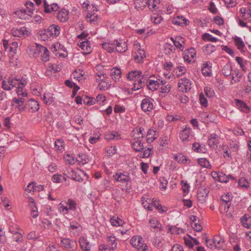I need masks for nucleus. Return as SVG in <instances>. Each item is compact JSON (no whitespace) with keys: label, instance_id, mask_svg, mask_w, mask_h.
Returning <instances> with one entry per match:
<instances>
[{"label":"nucleus","instance_id":"cd10ccee","mask_svg":"<svg viewBox=\"0 0 251 251\" xmlns=\"http://www.w3.org/2000/svg\"><path fill=\"white\" fill-rule=\"evenodd\" d=\"M122 72L120 69L115 67L112 68L110 71V76L111 78L115 82L119 80L121 77Z\"/></svg>","mask_w":251,"mask_h":251},{"label":"nucleus","instance_id":"f3484780","mask_svg":"<svg viewBox=\"0 0 251 251\" xmlns=\"http://www.w3.org/2000/svg\"><path fill=\"white\" fill-rule=\"evenodd\" d=\"M18 98H14L12 101L11 105L13 107L18 108L20 110L24 109L23 104L25 101V98L26 97H23L22 96H18Z\"/></svg>","mask_w":251,"mask_h":251},{"label":"nucleus","instance_id":"6e6d98bb","mask_svg":"<svg viewBox=\"0 0 251 251\" xmlns=\"http://www.w3.org/2000/svg\"><path fill=\"white\" fill-rule=\"evenodd\" d=\"M55 148L56 151L59 152L63 151L64 149V142L63 139H58L55 142Z\"/></svg>","mask_w":251,"mask_h":251},{"label":"nucleus","instance_id":"0e129e2a","mask_svg":"<svg viewBox=\"0 0 251 251\" xmlns=\"http://www.w3.org/2000/svg\"><path fill=\"white\" fill-rule=\"evenodd\" d=\"M216 50V47L212 44H208L204 46L203 51L206 54H210Z\"/></svg>","mask_w":251,"mask_h":251},{"label":"nucleus","instance_id":"aec40b11","mask_svg":"<svg viewBox=\"0 0 251 251\" xmlns=\"http://www.w3.org/2000/svg\"><path fill=\"white\" fill-rule=\"evenodd\" d=\"M196 52L194 48H191L186 50L183 53V58L184 61L190 63L196 57Z\"/></svg>","mask_w":251,"mask_h":251},{"label":"nucleus","instance_id":"a211bd4d","mask_svg":"<svg viewBox=\"0 0 251 251\" xmlns=\"http://www.w3.org/2000/svg\"><path fill=\"white\" fill-rule=\"evenodd\" d=\"M207 143L211 148L216 149L219 144V136L215 133L211 134L208 138Z\"/></svg>","mask_w":251,"mask_h":251},{"label":"nucleus","instance_id":"b1692460","mask_svg":"<svg viewBox=\"0 0 251 251\" xmlns=\"http://www.w3.org/2000/svg\"><path fill=\"white\" fill-rule=\"evenodd\" d=\"M172 23L174 25L183 26L189 24V21L183 16H177L173 19Z\"/></svg>","mask_w":251,"mask_h":251},{"label":"nucleus","instance_id":"f704fd0d","mask_svg":"<svg viewBox=\"0 0 251 251\" xmlns=\"http://www.w3.org/2000/svg\"><path fill=\"white\" fill-rule=\"evenodd\" d=\"M61 66L56 64H49L47 67L46 74L50 75L52 73H57L61 70Z\"/></svg>","mask_w":251,"mask_h":251},{"label":"nucleus","instance_id":"bb28decb","mask_svg":"<svg viewBox=\"0 0 251 251\" xmlns=\"http://www.w3.org/2000/svg\"><path fill=\"white\" fill-rule=\"evenodd\" d=\"M235 102L236 106L240 110L245 113H248L249 112L250 109L244 101L235 99Z\"/></svg>","mask_w":251,"mask_h":251},{"label":"nucleus","instance_id":"ea45409f","mask_svg":"<svg viewBox=\"0 0 251 251\" xmlns=\"http://www.w3.org/2000/svg\"><path fill=\"white\" fill-rule=\"evenodd\" d=\"M42 46L36 44L35 47L31 48L29 50V54L33 57H37L41 54Z\"/></svg>","mask_w":251,"mask_h":251},{"label":"nucleus","instance_id":"5fc2aeb1","mask_svg":"<svg viewBox=\"0 0 251 251\" xmlns=\"http://www.w3.org/2000/svg\"><path fill=\"white\" fill-rule=\"evenodd\" d=\"M229 147L226 145H223L222 146V150L223 152V155L225 158H227L228 159H231V152L229 151Z\"/></svg>","mask_w":251,"mask_h":251},{"label":"nucleus","instance_id":"c9c22d12","mask_svg":"<svg viewBox=\"0 0 251 251\" xmlns=\"http://www.w3.org/2000/svg\"><path fill=\"white\" fill-rule=\"evenodd\" d=\"M240 12L244 19L250 20L251 18V9L249 7H242L240 9Z\"/></svg>","mask_w":251,"mask_h":251},{"label":"nucleus","instance_id":"2f4dec72","mask_svg":"<svg viewBox=\"0 0 251 251\" xmlns=\"http://www.w3.org/2000/svg\"><path fill=\"white\" fill-rule=\"evenodd\" d=\"M174 159L180 164H190V160L184 155L178 153L174 156Z\"/></svg>","mask_w":251,"mask_h":251},{"label":"nucleus","instance_id":"412c9836","mask_svg":"<svg viewBox=\"0 0 251 251\" xmlns=\"http://www.w3.org/2000/svg\"><path fill=\"white\" fill-rule=\"evenodd\" d=\"M78 243L80 248L83 251H90L91 246L89 242L84 237H80L79 239Z\"/></svg>","mask_w":251,"mask_h":251},{"label":"nucleus","instance_id":"393cba45","mask_svg":"<svg viewBox=\"0 0 251 251\" xmlns=\"http://www.w3.org/2000/svg\"><path fill=\"white\" fill-rule=\"evenodd\" d=\"M214 174L216 175L218 180L221 182L226 183L230 179H234V177L231 175H226L223 172H219L218 173L214 172Z\"/></svg>","mask_w":251,"mask_h":251},{"label":"nucleus","instance_id":"680f3d73","mask_svg":"<svg viewBox=\"0 0 251 251\" xmlns=\"http://www.w3.org/2000/svg\"><path fill=\"white\" fill-rule=\"evenodd\" d=\"M232 67L230 64H226L222 69L223 75L226 76H230L232 73Z\"/></svg>","mask_w":251,"mask_h":251},{"label":"nucleus","instance_id":"c85d7f7f","mask_svg":"<svg viewBox=\"0 0 251 251\" xmlns=\"http://www.w3.org/2000/svg\"><path fill=\"white\" fill-rule=\"evenodd\" d=\"M212 64L210 62H207L203 64L201 68L202 74L205 76H209L212 74Z\"/></svg>","mask_w":251,"mask_h":251},{"label":"nucleus","instance_id":"69168bd1","mask_svg":"<svg viewBox=\"0 0 251 251\" xmlns=\"http://www.w3.org/2000/svg\"><path fill=\"white\" fill-rule=\"evenodd\" d=\"M192 149L194 151L197 152H203L204 148L200 143L196 142L193 144Z\"/></svg>","mask_w":251,"mask_h":251},{"label":"nucleus","instance_id":"8fccbe9b","mask_svg":"<svg viewBox=\"0 0 251 251\" xmlns=\"http://www.w3.org/2000/svg\"><path fill=\"white\" fill-rule=\"evenodd\" d=\"M110 222L113 226H122L124 222L118 217L113 216L110 220Z\"/></svg>","mask_w":251,"mask_h":251},{"label":"nucleus","instance_id":"58836bf2","mask_svg":"<svg viewBox=\"0 0 251 251\" xmlns=\"http://www.w3.org/2000/svg\"><path fill=\"white\" fill-rule=\"evenodd\" d=\"M69 11L66 9H62L58 12L57 17L61 22H65L68 19Z\"/></svg>","mask_w":251,"mask_h":251},{"label":"nucleus","instance_id":"9d476101","mask_svg":"<svg viewBox=\"0 0 251 251\" xmlns=\"http://www.w3.org/2000/svg\"><path fill=\"white\" fill-rule=\"evenodd\" d=\"M141 107L144 112L150 114L154 108L153 100L148 98L144 99L142 101Z\"/></svg>","mask_w":251,"mask_h":251},{"label":"nucleus","instance_id":"de8ad7c7","mask_svg":"<svg viewBox=\"0 0 251 251\" xmlns=\"http://www.w3.org/2000/svg\"><path fill=\"white\" fill-rule=\"evenodd\" d=\"M236 62L240 65V67L242 69L244 72H246L247 71V61L244 60L241 57H236L235 59Z\"/></svg>","mask_w":251,"mask_h":251},{"label":"nucleus","instance_id":"0eeeda50","mask_svg":"<svg viewBox=\"0 0 251 251\" xmlns=\"http://www.w3.org/2000/svg\"><path fill=\"white\" fill-rule=\"evenodd\" d=\"M113 178L116 181L126 185L130 181L129 174L126 172H117L113 175Z\"/></svg>","mask_w":251,"mask_h":251},{"label":"nucleus","instance_id":"6e6552de","mask_svg":"<svg viewBox=\"0 0 251 251\" xmlns=\"http://www.w3.org/2000/svg\"><path fill=\"white\" fill-rule=\"evenodd\" d=\"M192 82L188 78L184 77L179 80L178 88L182 92H187L192 88Z\"/></svg>","mask_w":251,"mask_h":251},{"label":"nucleus","instance_id":"5701e85b","mask_svg":"<svg viewBox=\"0 0 251 251\" xmlns=\"http://www.w3.org/2000/svg\"><path fill=\"white\" fill-rule=\"evenodd\" d=\"M44 11L46 13H51L52 11H57L59 9V6L56 3H52L49 5L47 1L44 0Z\"/></svg>","mask_w":251,"mask_h":251},{"label":"nucleus","instance_id":"7c9ffc66","mask_svg":"<svg viewBox=\"0 0 251 251\" xmlns=\"http://www.w3.org/2000/svg\"><path fill=\"white\" fill-rule=\"evenodd\" d=\"M149 225L151 228L158 230H162V225L159 221L155 218H151L149 220Z\"/></svg>","mask_w":251,"mask_h":251},{"label":"nucleus","instance_id":"c03bdc74","mask_svg":"<svg viewBox=\"0 0 251 251\" xmlns=\"http://www.w3.org/2000/svg\"><path fill=\"white\" fill-rule=\"evenodd\" d=\"M147 2L148 0H134L135 9H143L147 6Z\"/></svg>","mask_w":251,"mask_h":251},{"label":"nucleus","instance_id":"dca6fc26","mask_svg":"<svg viewBox=\"0 0 251 251\" xmlns=\"http://www.w3.org/2000/svg\"><path fill=\"white\" fill-rule=\"evenodd\" d=\"M47 34L50 38H55L60 34V27L56 25H50L47 29Z\"/></svg>","mask_w":251,"mask_h":251},{"label":"nucleus","instance_id":"338daca9","mask_svg":"<svg viewBox=\"0 0 251 251\" xmlns=\"http://www.w3.org/2000/svg\"><path fill=\"white\" fill-rule=\"evenodd\" d=\"M157 1L155 0H148L147 5L148 6L150 10L153 11L157 8Z\"/></svg>","mask_w":251,"mask_h":251},{"label":"nucleus","instance_id":"e2e57ef3","mask_svg":"<svg viewBox=\"0 0 251 251\" xmlns=\"http://www.w3.org/2000/svg\"><path fill=\"white\" fill-rule=\"evenodd\" d=\"M107 242L108 246H110V248L113 251L117 248L116 239L115 237L109 236L108 237Z\"/></svg>","mask_w":251,"mask_h":251},{"label":"nucleus","instance_id":"a878e982","mask_svg":"<svg viewBox=\"0 0 251 251\" xmlns=\"http://www.w3.org/2000/svg\"><path fill=\"white\" fill-rule=\"evenodd\" d=\"M230 76L231 77L230 84H234L240 81L242 77V74L239 70L235 69L232 71Z\"/></svg>","mask_w":251,"mask_h":251},{"label":"nucleus","instance_id":"423d86ee","mask_svg":"<svg viewBox=\"0 0 251 251\" xmlns=\"http://www.w3.org/2000/svg\"><path fill=\"white\" fill-rule=\"evenodd\" d=\"M60 244L63 248L69 251H74L77 247L76 242L68 238H62Z\"/></svg>","mask_w":251,"mask_h":251},{"label":"nucleus","instance_id":"3c124183","mask_svg":"<svg viewBox=\"0 0 251 251\" xmlns=\"http://www.w3.org/2000/svg\"><path fill=\"white\" fill-rule=\"evenodd\" d=\"M198 164L201 167L211 169L212 166L210 162L205 158H201L198 159Z\"/></svg>","mask_w":251,"mask_h":251},{"label":"nucleus","instance_id":"4be33fe9","mask_svg":"<svg viewBox=\"0 0 251 251\" xmlns=\"http://www.w3.org/2000/svg\"><path fill=\"white\" fill-rule=\"evenodd\" d=\"M208 189L204 188H200L197 193L198 200L202 203L204 202L208 197Z\"/></svg>","mask_w":251,"mask_h":251},{"label":"nucleus","instance_id":"72a5a7b5","mask_svg":"<svg viewBox=\"0 0 251 251\" xmlns=\"http://www.w3.org/2000/svg\"><path fill=\"white\" fill-rule=\"evenodd\" d=\"M44 102L46 104H51L54 101L53 94L50 92H46L42 98Z\"/></svg>","mask_w":251,"mask_h":251},{"label":"nucleus","instance_id":"79ce46f5","mask_svg":"<svg viewBox=\"0 0 251 251\" xmlns=\"http://www.w3.org/2000/svg\"><path fill=\"white\" fill-rule=\"evenodd\" d=\"M76 160L79 164L85 165L88 163L89 159L86 154L84 153H80L78 155Z\"/></svg>","mask_w":251,"mask_h":251},{"label":"nucleus","instance_id":"e433bc0d","mask_svg":"<svg viewBox=\"0 0 251 251\" xmlns=\"http://www.w3.org/2000/svg\"><path fill=\"white\" fill-rule=\"evenodd\" d=\"M144 129L142 127L136 128L132 130V136L134 139L142 140L144 134L143 133Z\"/></svg>","mask_w":251,"mask_h":251},{"label":"nucleus","instance_id":"9b49d317","mask_svg":"<svg viewBox=\"0 0 251 251\" xmlns=\"http://www.w3.org/2000/svg\"><path fill=\"white\" fill-rule=\"evenodd\" d=\"M11 32L13 36L18 37H25L30 34V31L25 27H22L19 28L13 27L11 29Z\"/></svg>","mask_w":251,"mask_h":251},{"label":"nucleus","instance_id":"bf43d9fd","mask_svg":"<svg viewBox=\"0 0 251 251\" xmlns=\"http://www.w3.org/2000/svg\"><path fill=\"white\" fill-rule=\"evenodd\" d=\"M28 105L32 110V112L37 111L39 109V104L35 100H30L28 102Z\"/></svg>","mask_w":251,"mask_h":251},{"label":"nucleus","instance_id":"37998d69","mask_svg":"<svg viewBox=\"0 0 251 251\" xmlns=\"http://www.w3.org/2000/svg\"><path fill=\"white\" fill-rule=\"evenodd\" d=\"M187 72L186 68L184 66H178L176 67L174 71V75H176L177 77H179L184 75Z\"/></svg>","mask_w":251,"mask_h":251},{"label":"nucleus","instance_id":"603ef678","mask_svg":"<svg viewBox=\"0 0 251 251\" xmlns=\"http://www.w3.org/2000/svg\"><path fill=\"white\" fill-rule=\"evenodd\" d=\"M135 53L134 59L138 63H140L144 58L146 57L145 51L144 50H140L138 51H136Z\"/></svg>","mask_w":251,"mask_h":251},{"label":"nucleus","instance_id":"4468645a","mask_svg":"<svg viewBox=\"0 0 251 251\" xmlns=\"http://www.w3.org/2000/svg\"><path fill=\"white\" fill-rule=\"evenodd\" d=\"M199 118L202 122L207 124L214 122L215 114L211 112H201L200 113Z\"/></svg>","mask_w":251,"mask_h":251},{"label":"nucleus","instance_id":"864d4df0","mask_svg":"<svg viewBox=\"0 0 251 251\" xmlns=\"http://www.w3.org/2000/svg\"><path fill=\"white\" fill-rule=\"evenodd\" d=\"M64 175L67 176L68 177L72 178L73 180H76V176L75 174L74 170L71 167L66 168L64 171Z\"/></svg>","mask_w":251,"mask_h":251},{"label":"nucleus","instance_id":"1a4fd4ad","mask_svg":"<svg viewBox=\"0 0 251 251\" xmlns=\"http://www.w3.org/2000/svg\"><path fill=\"white\" fill-rule=\"evenodd\" d=\"M192 136V130L188 126H185V128L180 131L179 134L180 139L184 143L189 141Z\"/></svg>","mask_w":251,"mask_h":251},{"label":"nucleus","instance_id":"20e7f679","mask_svg":"<svg viewBox=\"0 0 251 251\" xmlns=\"http://www.w3.org/2000/svg\"><path fill=\"white\" fill-rule=\"evenodd\" d=\"M165 84L166 82L164 80L159 77L154 75L150 76L146 81V85L148 88L152 91L156 90L160 85H163Z\"/></svg>","mask_w":251,"mask_h":251},{"label":"nucleus","instance_id":"39448f33","mask_svg":"<svg viewBox=\"0 0 251 251\" xmlns=\"http://www.w3.org/2000/svg\"><path fill=\"white\" fill-rule=\"evenodd\" d=\"M144 242L143 238L139 235L134 236L130 240V245L137 248L138 251H148V247Z\"/></svg>","mask_w":251,"mask_h":251},{"label":"nucleus","instance_id":"052dcab7","mask_svg":"<svg viewBox=\"0 0 251 251\" xmlns=\"http://www.w3.org/2000/svg\"><path fill=\"white\" fill-rule=\"evenodd\" d=\"M238 185L242 189H247L250 187V184L247 179L241 177L238 180Z\"/></svg>","mask_w":251,"mask_h":251},{"label":"nucleus","instance_id":"ddd939ff","mask_svg":"<svg viewBox=\"0 0 251 251\" xmlns=\"http://www.w3.org/2000/svg\"><path fill=\"white\" fill-rule=\"evenodd\" d=\"M115 49L119 52H125L127 50V45L126 41L123 39L114 41Z\"/></svg>","mask_w":251,"mask_h":251},{"label":"nucleus","instance_id":"6ab92c4d","mask_svg":"<svg viewBox=\"0 0 251 251\" xmlns=\"http://www.w3.org/2000/svg\"><path fill=\"white\" fill-rule=\"evenodd\" d=\"M171 40L173 41L175 46L179 50L182 51L184 49L185 40L180 36H176L175 38L171 37Z\"/></svg>","mask_w":251,"mask_h":251},{"label":"nucleus","instance_id":"c756f323","mask_svg":"<svg viewBox=\"0 0 251 251\" xmlns=\"http://www.w3.org/2000/svg\"><path fill=\"white\" fill-rule=\"evenodd\" d=\"M86 20L88 22L92 24H96L99 21V17L95 12L88 11V13L86 16Z\"/></svg>","mask_w":251,"mask_h":251},{"label":"nucleus","instance_id":"7ed1b4c3","mask_svg":"<svg viewBox=\"0 0 251 251\" xmlns=\"http://www.w3.org/2000/svg\"><path fill=\"white\" fill-rule=\"evenodd\" d=\"M76 203L72 199H69L67 201H62L58 205V211L64 215L67 214L69 211H75L76 209Z\"/></svg>","mask_w":251,"mask_h":251},{"label":"nucleus","instance_id":"a19ab883","mask_svg":"<svg viewBox=\"0 0 251 251\" xmlns=\"http://www.w3.org/2000/svg\"><path fill=\"white\" fill-rule=\"evenodd\" d=\"M41 56V60L44 62H47L50 59V52L48 49L42 46Z\"/></svg>","mask_w":251,"mask_h":251},{"label":"nucleus","instance_id":"a18cd8bd","mask_svg":"<svg viewBox=\"0 0 251 251\" xmlns=\"http://www.w3.org/2000/svg\"><path fill=\"white\" fill-rule=\"evenodd\" d=\"M141 202L143 206L146 209L149 211H152V208L151 205V200L147 198V197L143 196L141 198Z\"/></svg>","mask_w":251,"mask_h":251},{"label":"nucleus","instance_id":"f257e3e1","mask_svg":"<svg viewBox=\"0 0 251 251\" xmlns=\"http://www.w3.org/2000/svg\"><path fill=\"white\" fill-rule=\"evenodd\" d=\"M27 80L24 77L19 79H12L8 81L3 80L2 87L5 90H10L14 87L16 88V91L18 96L27 97V93L25 89V87L27 85Z\"/></svg>","mask_w":251,"mask_h":251},{"label":"nucleus","instance_id":"2eb2a0df","mask_svg":"<svg viewBox=\"0 0 251 251\" xmlns=\"http://www.w3.org/2000/svg\"><path fill=\"white\" fill-rule=\"evenodd\" d=\"M77 45L84 51L85 54H89L92 51L90 42L88 40L78 41Z\"/></svg>","mask_w":251,"mask_h":251},{"label":"nucleus","instance_id":"774afa93","mask_svg":"<svg viewBox=\"0 0 251 251\" xmlns=\"http://www.w3.org/2000/svg\"><path fill=\"white\" fill-rule=\"evenodd\" d=\"M202 38L204 40L210 41L212 42H216L218 39L214 37H213L211 34L208 33H205L202 35Z\"/></svg>","mask_w":251,"mask_h":251},{"label":"nucleus","instance_id":"09e8293b","mask_svg":"<svg viewBox=\"0 0 251 251\" xmlns=\"http://www.w3.org/2000/svg\"><path fill=\"white\" fill-rule=\"evenodd\" d=\"M151 206L152 207V205H153L155 208L158 210L159 212L160 213H164L166 212L167 210V209L166 207H164V208H162V206L159 204L158 201H156V200H154V199H153L151 201Z\"/></svg>","mask_w":251,"mask_h":251},{"label":"nucleus","instance_id":"49530a36","mask_svg":"<svg viewBox=\"0 0 251 251\" xmlns=\"http://www.w3.org/2000/svg\"><path fill=\"white\" fill-rule=\"evenodd\" d=\"M132 143V147L136 151H141L143 149V144L141 139H136Z\"/></svg>","mask_w":251,"mask_h":251},{"label":"nucleus","instance_id":"f03ea898","mask_svg":"<svg viewBox=\"0 0 251 251\" xmlns=\"http://www.w3.org/2000/svg\"><path fill=\"white\" fill-rule=\"evenodd\" d=\"M147 75L145 74L142 75L140 71H133L129 72L127 75V78L131 81H133L134 90H137L143 87L144 84V79Z\"/></svg>","mask_w":251,"mask_h":251},{"label":"nucleus","instance_id":"4d7b16f0","mask_svg":"<svg viewBox=\"0 0 251 251\" xmlns=\"http://www.w3.org/2000/svg\"><path fill=\"white\" fill-rule=\"evenodd\" d=\"M155 131L152 129H149L147 134V140L148 142H151L157 138Z\"/></svg>","mask_w":251,"mask_h":251},{"label":"nucleus","instance_id":"13d9d810","mask_svg":"<svg viewBox=\"0 0 251 251\" xmlns=\"http://www.w3.org/2000/svg\"><path fill=\"white\" fill-rule=\"evenodd\" d=\"M102 48L108 51L112 52L115 49L114 41L113 43L105 42L102 44Z\"/></svg>","mask_w":251,"mask_h":251},{"label":"nucleus","instance_id":"473e14b6","mask_svg":"<svg viewBox=\"0 0 251 251\" xmlns=\"http://www.w3.org/2000/svg\"><path fill=\"white\" fill-rule=\"evenodd\" d=\"M105 138L107 140H119L121 138V135L114 131L106 132Z\"/></svg>","mask_w":251,"mask_h":251},{"label":"nucleus","instance_id":"f8f14e48","mask_svg":"<svg viewBox=\"0 0 251 251\" xmlns=\"http://www.w3.org/2000/svg\"><path fill=\"white\" fill-rule=\"evenodd\" d=\"M14 14L22 20H29L32 17L33 13L25 8H22L14 12Z\"/></svg>","mask_w":251,"mask_h":251},{"label":"nucleus","instance_id":"4c0bfd02","mask_svg":"<svg viewBox=\"0 0 251 251\" xmlns=\"http://www.w3.org/2000/svg\"><path fill=\"white\" fill-rule=\"evenodd\" d=\"M233 40L237 48L241 52H244V49L245 47V45L241 38L235 36L233 38Z\"/></svg>","mask_w":251,"mask_h":251}]
</instances>
